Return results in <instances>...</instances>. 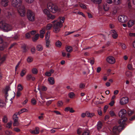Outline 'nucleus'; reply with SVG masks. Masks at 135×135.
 <instances>
[{"mask_svg":"<svg viewBox=\"0 0 135 135\" xmlns=\"http://www.w3.org/2000/svg\"><path fill=\"white\" fill-rule=\"evenodd\" d=\"M45 75L48 76H50L51 75L49 71H47L45 73Z\"/></svg>","mask_w":135,"mask_h":135,"instance_id":"obj_60","label":"nucleus"},{"mask_svg":"<svg viewBox=\"0 0 135 135\" xmlns=\"http://www.w3.org/2000/svg\"><path fill=\"white\" fill-rule=\"evenodd\" d=\"M63 104V103L61 101H59L58 102L57 105L59 106H61Z\"/></svg>","mask_w":135,"mask_h":135,"instance_id":"obj_57","label":"nucleus"},{"mask_svg":"<svg viewBox=\"0 0 135 135\" xmlns=\"http://www.w3.org/2000/svg\"><path fill=\"white\" fill-rule=\"evenodd\" d=\"M85 86V84H84L81 83L79 85V88L80 89H82L84 88Z\"/></svg>","mask_w":135,"mask_h":135,"instance_id":"obj_37","label":"nucleus"},{"mask_svg":"<svg viewBox=\"0 0 135 135\" xmlns=\"http://www.w3.org/2000/svg\"><path fill=\"white\" fill-rule=\"evenodd\" d=\"M36 49L37 51H41L43 49V47L41 45H38L37 46Z\"/></svg>","mask_w":135,"mask_h":135,"instance_id":"obj_29","label":"nucleus"},{"mask_svg":"<svg viewBox=\"0 0 135 135\" xmlns=\"http://www.w3.org/2000/svg\"><path fill=\"white\" fill-rule=\"evenodd\" d=\"M74 32V31H72V32H69L67 31L66 32H65V36H66L67 35H68L70 34H72Z\"/></svg>","mask_w":135,"mask_h":135,"instance_id":"obj_44","label":"nucleus"},{"mask_svg":"<svg viewBox=\"0 0 135 135\" xmlns=\"http://www.w3.org/2000/svg\"><path fill=\"white\" fill-rule=\"evenodd\" d=\"M23 88L21 84L18 85L17 86V90L18 91H21L22 90Z\"/></svg>","mask_w":135,"mask_h":135,"instance_id":"obj_32","label":"nucleus"},{"mask_svg":"<svg viewBox=\"0 0 135 135\" xmlns=\"http://www.w3.org/2000/svg\"><path fill=\"white\" fill-rule=\"evenodd\" d=\"M8 1L7 0H2L1 4L2 6L6 7L8 5Z\"/></svg>","mask_w":135,"mask_h":135,"instance_id":"obj_17","label":"nucleus"},{"mask_svg":"<svg viewBox=\"0 0 135 135\" xmlns=\"http://www.w3.org/2000/svg\"><path fill=\"white\" fill-rule=\"evenodd\" d=\"M26 110H27V109H22L20 112H18V114H19L25 112L26 111Z\"/></svg>","mask_w":135,"mask_h":135,"instance_id":"obj_48","label":"nucleus"},{"mask_svg":"<svg viewBox=\"0 0 135 135\" xmlns=\"http://www.w3.org/2000/svg\"><path fill=\"white\" fill-rule=\"evenodd\" d=\"M109 8V5L107 3H105L103 5V8L105 11H108Z\"/></svg>","mask_w":135,"mask_h":135,"instance_id":"obj_20","label":"nucleus"},{"mask_svg":"<svg viewBox=\"0 0 135 135\" xmlns=\"http://www.w3.org/2000/svg\"><path fill=\"white\" fill-rule=\"evenodd\" d=\"M128 102V98L127 97H124L121 99L120 103L121 105H123L127 103Z\"/></svg>","mask_w":135,"mask_h":135,"instance_id":"obj_12","label":"nucleus"},{"mask_svg":"<svg viewBox=\"0 0 135 135\" xmlns=\"http://www.w3.org/2000/svg\"><path fill=\"white\" fill-rule=\"evenodd\" d=\"M39 132V129L38 128H36L35 129L31 131V132L32 134H38Z\"/></svg>","mask_w":135,"mask_h":135,"instance_id":"obj_22","label":"nucleus"},{"mask_svg":"<svg viewBox=\"0 0 135 135\" xmlns=\"http://www.w3.org/2000/svg\"><path fill=\"white\" fill-rule=\"evenodd\" d=\"M61 42L59 41H57L56 43V46L58 47H60L61 45Z\"/></svg>","mask_w":135,"mask_h":135,"instance_id":"obj_42","label":"nucleus"},{"mask_svg":"<svg viewBox=\"0 0 135 135\" xmlns=\"http://www.w3.org/2000/svg\"><path fill=\"white\" fill-rule=\"evenodd\" d=\"M134 23V21L133 20H130L127 23V25L129 27H132Z\"/></svg>","mask_w":135,"mask_h":135,"instance_id":"obj_19","label":"nucleus"},{"mask_svg":"<svg viewBox=\"0 0 135 135\" xmlns=\"http://www.w3.org/2000/svg\"><path fill=\"white\" fill-rule=\"evenodd\" d=\"M106 60L108 63L113 64L115 62V60L113 56H110L107 57L106 59Z\"/></svg>","mask_w":135,"mask_h":135,"instance_id":"obj_13","label":"nucleus"},{"mask_svg":"<svg viewBox=\"0 0 135 135\" xmlns=\"http://www.w3.org/2000/svg\"><path fill=\"white\" fill-rule=\"evenodd\" d=\"M38 34H37L35 35V36L32 38V40L33 42H35L38 39L39 37Z\"/></svg>","mask_w":135,"mask_h":135,"instance_id":"obj_27","label":"nucleus"},{"mask_svg":"<svg viewBox=\"0 0 135 135\" xmlns=\"http://www.w3.org/2000/svg\"><path fill=\"white\" fill-rule=\"evenodd\" d=\"M26 79L28 81H29L31 79H32V81H34L36 79L35 77H32V75L28 74L27 75Z\"/></svg>","mask_w":135,"mask_h":135,"instance_id":"obj_16","label":"nucleus"},{"mask_svg":"<svg viewBox=\"0 0 135 135\" xmlns=\"http://www.w3.org/2000/svg\"><path fill=\"white\" fill-rule=\"evenodd\" d=\"M66 50L68 52H70L72 51V48L71 46H68L66 48Z\"/></svg>","mask_w":135,"mask_h":135,"instance_id":"obj_36","label":"nucleus"},{"mask_svg":"<svg viewBox=\"0 0 135 135\" xmlns=\"http://www.w3.org/2000/svg\"><path fill=\"white\" fill-rule=\"evenodd\" d=\"M113 2L115 4L118 5L120 3L121 1L120 0H113Z\"/></svg>","mask_w":135,"mask_h":135,"instance_id":"obj_33","label":"nucleus"},{"mask_svg":"<svg viewBox=\"0 0 135 135\" xmlns=\"http://www.w3.org/2000/svg\"><path fill=\"white\" fill-rule=\"evenodd\" d=\"M31 102L34 105H35L36 103V100L34 99H31Z\"/></svg>","mask_w":135,"mask_h":135,"instance_id":"obj_51","label":"nucleus"},{"mask_svg":"<svg viewBox=\"0 0 135 135\" xmlns=\"http://www.w3.org/2000/svg\"><path fill=\"white\" fill-rule=\"evenodd\" d=\"M120 46H121L123 49H125L126 48V45L123 44L121 43L120 44Z\"/></svg>","mask_w":135,"mask_h":135,"instance_id":"obj_49","label":"nucleus"},{"mask_svg":"<svg viewBox=\"0 0 135 135\" xmlns=\"http://www.w3.org/2000/svg\"><path fill=\"white\" fill-rule=\"evenodd\" d=\"M7 17L9 19L12 20L14 17V15L13 14H12L10 12H8L7 14L6 15Z\"/></svg>","mask_w":135,"mask_h":135,"instance_id":"obj_15","label":"nucleus"},{"mask_svg":"<svg viewBox=\"0 0 135 135\" xmlns=\"http://www.w3.org/2000/svg\"><path fill=\"white\" fill-rule=\"evenodd\" d=\"M32 58L31 56L28 57L27 59V61L28 62H31L33 61Z\"/></svg>","mask_w":135,"mask_h":135,"instance_id":"obj_38","label":"nucleus"},{"mask_svg":"<svg viewBox=\"0 0 135 135\" xmlns=\"http://www.w3.org/2000/svg\"><path fill=\"white\" fill-rule=\"evenodd\" d=\"M26 13L27 17L30 21H33L35 20V14L32 11L28 9Z\"/></svg>","mask_w":135,"mask_h":135,"instance_id":"obj_6","label":"nucleus"},{"mask_svg":"<svg viewBox=\"0 0 135 135\" xmlns=\"http://www.w3.org/2000/svg\"><path fill=\"white\" fill-rule=\"evenodd\" d=\"M106 2H107L106 3H107L108 4H112L113 2L112 0H107Z\"/></svg>","mask_w":135,"mask_h":135,"instance_id":"obj_56","label":"nucleus"},{"mask_svg":"<svg viewBox=\"0 0 135 135\" xmlns=\"http://www.w3.org/2000/svg\"><path fill=\"white\" fill-rule=\"evenodd\" d=\"M22 48L23 49V52H26L28 51L27 48L25 45H23L22 46Z\"/></svg>","mask_w":135,"mask_h":135,"instance_id":"obj_28","label":"nucleus"},{"mask_svg":"<svg viewBox=\"0 0 135 135\" xmlns=\"http://www.w3.org/2000/svg\"><path fill=\"white\" fill-rule=\"evenodd\" d=\"M134 112L135 113V110L133 111H132L130 110H128V113L129 115H131Z\"/></svg>","mask_w":135,"mask_h":135,"instance_id":"obj_43","label":"nucleus"},{"mask_svg":"<svg viewBox=\"0 0 135 135\" xmlns=\"http://www.w3.org/2000/svg\"><path fill=\"white\" fill-rule=\"evenodd\" d=\"M48 80L50 83L52 85L54 84L55 81L54 78L52 77H50L48 78Z\"/></svg>","mask_w":135,"mask_h":135,"instance_id":"obj_23","label":"nucleus"},{"mask_svg":"<svg viewBox=\"0 0 135 135\" xmlns=\"http://www.w3.org/2000/svg\"><path fill=\"white\" fill-rule=\"evenodd\" d=\"M114 100H112L109 103V105H110V106H113L114 103Z\"/></svg>","mask_w":135,"mask_h":135,"instance_id":"obj_62","label":"nucleus"},{"mask_svg":"<svg viewBox=\"0 0 135 135\" xmlns=\"http://www.w3.org/2000/svg\"><path fill=\"white\" fill-rule=\"evenodd\" d=\"M12 122L10 121L9 122L7 123L5 125L6 127L8 128H12Z\"/></svg>","mask_w":135,"mask_h":135,"instance_id":"obj_26","label":"nucleus"},{"mask_svg":"<svg viewBox=\"0 0 135 135\" xmlns=\"http://www.w3.org/2000/svg\"><path fill=\"white\" fill-rule=\"evenodd\" d=\"M0 28L5 32H8L11 30V26L3 21L0 22Z\"/></svg>","mask_w":135,"mask_h":135,"instance_id":"obj_4","label":"nucleus"},{"mask_svg":"<svg viewBox=\"0 0 135 135\" xmlns=\"http://www.w3.org/2000/svg\"><path fill=\"white\" fill-rule=\"evenodd\" d=\"M49 4H48L47 5V8L52 13H55L59 10V8L56 5L51 3Z\"/></svg>","mask_w":135,"mask_h":135,"instance_id":"obj_5","label":"nucleus"},{"mask_svg":"<svg viewBox=\"0 0 135 135\" xmlns=\"http://www.w3.org/2000/svg\"><path fill=\"white\" fill-rule=\"evenodd\" d=\"M89 132L88 131H85L82 134V135H89Z\"/></svg>","mask_w":135,"mask_h":135,"instance_id":"obj_50","label":"nucleus"},{"mask_svg":"<svg viewBox=\"0 0 135 135\" xmlns=\"http://www.w3.org/2000/svg\"><path fill=\"white\" fill-rule=\"evenodd\" d=\"M2 121L4 123H6L8 121L7 118L6 116H4L2 119Z\"/></svg>","mask_w":135,"mask_h":135,"instance_id":"obj_35","label":"nucleus"},{"mask_svg":"<svg viewBox=\"0 0 135 135\" xmlns=\"http://www.w3.org/2000/svg\"><path fill=\"white\" fill-rule=\"evenodd\" d=\"M98 114H99V115L100 116H101L102 115V110L100 109L98 110Z\"/></svg>","mask_w":135,"mask_h":135,"instance_id":"obj_54","label":"nucleus"},{"mask_svg":"<svg viewBox=\"0 0 135 135\" xmlns=\"http://www.w3.org/2000/svg\"><path fill=\"white\" fill-rule=\"evenodd\" d=\"M102 126L103 124L102 122L100 121H98L97 124L98 130L99 131L102 128Z\"/></svg>","mask_w":135,"mask_h":135,"instance_id":"obj_21","label":"nucleus"},{"mask_svg":"<svg viewBox=\"0 0 135 135\" xmlns=\"http://www.w3.org/2000/svg\"><path fill=\"white\" fill-rule=\"evenodd\" d=\"M90 63L92 65L93 64L94 62V60L93 59H91L89 60Z\"/></svg>","mask_w":135,"mask_h":135,"instance_id":"obj_61","label":"nucleus"},{"mask_svg":"<svg viewBox=\"0 0 135 135\" xmlns=\"http://www.w3.org/2000/svg\"><path fill=\"white\" fill-rule=\"evenodd\" d=\"M4 103L1 100H0V107H3L4 106Z\"/></svg>","mask_w":135,"mask_h":135,"instance_id":"obj_55","label":"nucleus"},{"mask_svg":"<svg viewBox=\"0 0 135 135\" xmlns=\"http://www.w3.org/2000/svg\"><path fill=\"white\" fill-rule=\"evenodd\" d=\"M32 71V73L34 74H36L38 73V70L36 68H33Z\"/></svg>","mask_w":135,"mask_h":135,"instance_id":"obj_34","label":"nucleus"},{"mask_svg":"<svg viewBox=\"0 0 135 135\" xmlns=\"http://www.w3.org/2000/svg\"><path fill=\"white\" fill-rule=\"evenodd\" d=\"M74 95V94L73 92H70L69 94V97L71 98H72Z\"/></svg>","mask_w":135,"mask_h":135,"instance_id":"obj_41","label":"nucleus"},{"mask_svg":"<svg viewBox=\"0 0 135 135\" xmlns=\"http://www.w3.org/2000/svg\"><path fill=\"white\" fill-rule=\"evenodd\" d=\"M108 108V106L107 105H105L104 108V113H105L107 110V109Z\"/></svg>","mask_w":135,"mask_h":135,"instance_id":"obj_59","label":"nucleus"},{"mask_svg":"<svg viewBox=\"0 0 135 135\" xmlns=\"http://www.w3.org/2000/svg\"><path fill=\"white\" fill-rule=\"evenodd\" d=\"M130 4V3L129 2L128 3L129 11L130 12L131 14H132L133 12L134 9L132 8Z\"/></svg>","mask_w":135,"mask_h":135,"instance_id":"obj_24","label":"nucleus"},{"mask_svg":"<svg viewBox=\"0 0 135 135\" xmlns=\"http://www.w3.org/2000/svg\"><path fill=\"white\" fill-rule=\"evenodd\" d=\"M95 3L99 4L101 3L102 0H91Z\"/></svg>","mask_w":135,"mask_h":135,"instance_id":"obj_39","label":"nucleus"},{"mask_svg":"<svg viewBox=\"0 0 135 135\" xmlns=\"http://www.w3.org/2000/svg\"><path fill=\"white\" fill-rule=\"evenodd\" d=\"M82 130L81 128H78L77 131V133L79 134H80L82 132Z\"/></svg>","mask_w":135,"mask_h":135,"instance_id":"obj_45","label":"nucleus"},{"mask_svg":"<svg viewBox=\"0 0 135 135\" xmlns=\"http://www.w3.org/2000/svg\"><path fill=\"white\" fill-rule=\"evenodd\" d=\"M86 116L90 118H91L94 115V113H90L88 111L86 112Z\"/></svg>","mask_w":135,"mask_h":135,"instance_id":"obj_25","label":"nucleus"},{"mask_svg":"<svg viewBox=\"0 0 135 135\" xmlns=\"http://www.w3.org/2000/svg\"><path fill=\"white\" fill-rule=\"evenodd\" d=\"M109 27L111 29H113L114 27V26L113 24L110 23L109 25Z\"/></svg>","mask_w":135,"mask_h":135,"instance_id":"obj_58","label":"nucleus"},{"mask_svg":"<svg viewBox=\"0 0 135 135\" xmlns=\"http://www.w3.org/2000/svg\"><path fill=\"white\" fill-rule=\"evenodd\" d=\"M26 69H23L21 72L20 74V75L21 76L23 77L24 75L26 73Z\"/></svg>","mask_w":135,"mask_h":135,"instance_id":"obj_31","label":"nucleus"},{"mask_svg":"<svg viewBox=\"0 0 135 135\" xmlns=\"http://www.w3.org/2000/svg\"><path fill=\"white\" fill-rule=\"evenodd\" d=\"M5 133L6 134L8 135H11L12 134V132H10L8 131H6L5 132Z\"/></svg>","mask_w":135,"mask_h":135,"instance_id":"obj_63","label":"nucleus"},{"mask_svg":"<svg viewBox=\"0 0 135 135\" xmlns=\"http://www.w3.org/2000/svg\"><path fill=\"white\" fill-rule=\"evenodd\" d=\"M50 33V31H48L46 33L45 36V40H46V46L47 47H49L50 42L49 40Z\"/></svg>","mask_w":135,"mask_h":135,"instance_id":"obj_9","label":"nucleus"},{"mask_svg":"<svg viewBox=\"0 0 135 135\" xmlns=\"http://www.w3.org/2000/svg\"><path fill=\"white\" fill-rule=\"evenodd\" d=\"M128 68L129 70H132L133 69L132 65V64H129L128 66Z\"/></svg>","mask_w":135,"mask_h":135,"instance_id":"obj_46","label":"nucleus"},{"mask_svg":"<svg viewBox=\"0 0 135 135\" xmlns=\"http://www.w3.org/2000/svg\"><path fill=\"white\" fill-rule=\"evenodd\" d=\"M35 47H33L31 49V51L33 54L35 53Z\"/></svg>","mask_w":135,"mask_h":135,"instance_id":"obj_52","label":"nucleus"},{"mask_svg":"<svg viewBox=\"0 0 135 135\" xmlns=\"http://www.w3.org/2000/svg\"><path fill=\"white\" fill-rule=\"evenodd\" d=\"M126 74L127 76L129 77H131L132 76V72L129 71H127L126 73Z\"/></svg>","mask_w":135,"mask_h":135,"instance_id":"obj_30","label":"nucleus"},{"mask_svg":"<svg viewBox=\"0 0 135 135\" xmlns=\"http://www.w3.org/2000/svg\"><path fill=\"white\" fill-rule=\"evenodd\" d=\"M13 130L16 132H19L20 131V129L17 127L15 128Z\"/></svg>","mask_w":135,"mask_h":135,"instance_id":"obj_47","label":"nucleus"},{"mask_svg":"<svg viewBox=\"0 0 135 135\" xmlns=\"http://www.w3.org/2000/svg\"><path fill=\"white\" fill-rule=\"evenodd\" d=\"M118 18L119 21L122 23L126 22L127 20V17L124 15L119 16Z\"/></svg>","mask_w":135,"mask_h":135,"instance_id":"obj_11","label":"nucleus"},{"mask_svg":"<svg viewBox=\"0 0 135 135\" xmlns=\"http://www.w3.org/2000/svg\"><path fill=\"white\" fill-rule=\"evenodd\" d=\"M111 32L112 33V36L114 38L116 39L118 37V35L115 30H111Z\"/></svg>","mask_w":135,"mask_h":135,"instance_id":"obj_14","label":"nucleus"},{"mask_svg":"<svg viewBox=\"0 0 135 135\" xmlns=\"http://www.w3.org/2000/svg\"><path fill=\"white\" fill-rule=\"evenodd\" d=\"M127 111L124 109L121 110L119 113V116L121 118L118 121L119 125L114 127L112 131L115 134H117L118 132H120L123 130L124 127L125 123L127 120L126 117Z\"/></svg>","mask_w":135,"mask_h":135,"instance_id":"obj_1","label":"nucleus"},{"mask_svg":"<svg viewBox=\"0 0 135 135\" xmlns=\"http://www.w3.org/2000/svg\"><path fill=\"white\" fill-rule=\"evenodd\" d=\"M18 113H15L13 115V119L14 121L13 125L14 126H17L18 125V117L17 115Z\"/></svg>","mask_w":135,"mask_h":135,"instance_id":"obj_10","label":"nucleus"},{"mask_svg":"<svg viewBox=\"0 0 135 135\" xmlns=\"http://www.w3.org/2000/svg\"><path fill=\"white\" fill-rule=\"evenodd\" d=\"M7 56L6 54L1 55L0 54V60L2 62L6 60Z\"/></svg>","mask_w":135,"mask_h":135,"instance_id":"obj_18","label":"nucleus"},{"mask_svg":"<svg viewBox=\"0 0 135 135\" xmlns=\"http://www.w3.org/2000/svg\"><path fill=\"white\" fill-rule=\"evenodd\" d=\"M79 6L85 9L86 7V6L83 4H80Z\"/></svg>","mask_w":135,"mask_h":135,"instance_id":"obj_53","label":"nucleus"},{"mask_svg":"<svg viewBox=\"0 0 135 135\" xmlns=\"http://www.w3.org/2000/svg\"><path fill=\"white\" fill-rule=\"evenodd\" d=\"M12 4L13 6L18 8V12L21 16L24 17L25 16V8L22 4L21 0H13Z\"/></svg>","mask_w":135,"mask_h":135,"instance_id":"obj_3","label":"nucleus"},{"mask_svg":"<svg viewBox=\"0 0 135 135\" xmlns=\"http://www.w3.org/2000/svg\"><path fill=\"white\" fill-rule=\"evenodd\" d=\"M44 13L48 17V19H53L55 17V16L50 14L49 11L47 9H45L43 10Z\"/></svg>","mask_w":135,"mask_h":135,"instance_id":"obj_8","label":"nucleus"},{"mask_svg":"<svg viewBox=\"0 0 135 135\" xmlns=\"http://www.w3.org/2000/svg\"><path fill=\"white\" fill-rule=\"evenodd\" d=\"M7 42L4 41L3 39L1 37H0V50H3L5 48H6L8 45Z\"/></svg>","mask_w":135,"mask_h":135,"instance_id":"obj_7","label":"nucleus"},{"mask_svg":"<svg viewBox=\"0 0 135 135\" xmlns=\"http://www.w3.org/2000/svg\"><path fill=\"white\" fill-rule=\"evenodd\" d=\"M36 33V31L35 30H32L30 32V34L32 35H33L35 34Z\"/></svg>","mask_w":135,"mask_h":135,"instance_id":"obj_64","label":"nucleus"},{"mask_svg":"<svg viewBox=\"0 0 135 135\" xmlns=\"http://www.w3.org/2000/svg\"><path fill=\"white\" fill-rule=\"evenodd\" d=\"M65 19L64 17H59L57 21L55 20L52 22V25L51 23L48 24L46 26V30H50L52 27H53L54 28V32L55 33H57L59 31L60 28L62 26V23L64 22Z\"/></svg>","mask_w":135,"mask_h":135,"instance_id":"obj_2","label":"nucleus"},{"mask_svg":"<svg viewBox=\"0 0 135 135\" xmlns=\"http://www.w3.org/2000/svg\"><path fill=\"white\" fill-rule=\"evenodd\" d=\"M109 114L112 117L116 116L114 112L112 110H111Z\"/></svg>","mask_w":135,"mask_h":135,"instance_id":"obj_40","label":"nucleus"}]
</instances>
